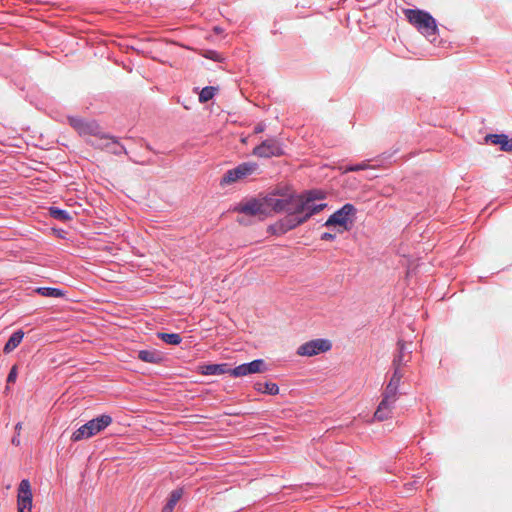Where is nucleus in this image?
<instances>
[{"mask_svg":"<svg viewBox=\"0 0 512 512\" xmlns=\"http://www.w3.org/2000/svg\"><path fill=\"white\" fill-rule=\"evenodd\" d=\"M404 14L408 22L423 35L429 37L436 34V21L428 12L419 9H405Z\"/></svg>","mask_w":512,"mask_h":512,"instance_id":"f257e3e1","label":"nucleus"},{"mask_svg":"<svg viewBox=\"0 0 512 512\" xmlns=\"http://www.w3.org/2000/svg\"><path fill=\"white\" fill-rule=\"evenodd\" d=\"M356 209L352 204H345L341 209L334 212L325 222V226L334 227L337 233L348 231L353 223L351 219Z\"/></svg>","mask_w":512,"mask_h":512,"instance_id":"f03ea898","label":"nucleus"},{"mask_svg":"<svg viewBox=\"0 0 512 512\" xmlns=\"http://www.w3.org/2000/svg\"><path fill=\"white\" fill-rule=\"evenodd\" d=\"M398 398L399 389L386 386L382 393V400L374 413V419L384 421L391 418L392 411Z\"/></svg>","mask_w":512,"mask_h":512,"instance_id":"7ed1b4c3","label":"nucleus"},{"mask_svg":"<svg viewBox=\"0 0 512 512\" xmlns=\"http://www.w3.org/2000/svg\"><path fill=\"white\" fill-rule=\"evenodd\" d=\"M259 166L254 162H245L237 167L228 170L222 177L221 184H232L238 181H242L247 177L257 173Z\"/></svg>","mask_w":512,"mask_h":512,"instance_id":"20e7f679","label":"nucleus"},{"mask_svg":"<svg viewBox=\"0 0 512 512\" xmlns=\"http://www.w3.org/2000/svg\"><path fill=\"white\" fill-rule=\"evenodd\" d=\"M69 124L77 131L81 137H100L105 133L99 124L94 120H86L80 117H68Z\"/></svg>","mask_w":512,"mask_h":512,"instance_id":"39448f33","label":"nucleus"},{"mask_svg":"<svg viewBox=\"0 0 512 512\" xmlns=\"http://www.w3.org/2000/svg\"><path fill=\"white\" fill-rule=\"evenodd\" d=\"M234 211L247 216L258 217L260 219H263L268 215L265 198H252L245 202H241L234 208Z\"/></svg>","mask_w":512,"mask_h":512,"instance_id":"423d86ee","label":"nucleus"},{"mask_svg":"<svg viewBox=\"0 0 512 512\" xmlns=\"http://www.w3.org/2000/svg\"><path fill=\"white\" fill-rule=\"evenodd\" d=\"M267 212H294V206L296 203V196L286 195L281 198L275 197L274 195L265 197Z\"/></svg>","mask_w":512,"mask_h":512,"instance_id":"0eeeda50","label":"nucleus"},{"mask_svg":"<svg viewBox=\"0 0 512 512\" xmlns=\"http://www.w3.org/2000/svg\"><path fill=\"white\" fill-rule=\"evenodd\" d=\"M331 347L332 344L329 340L314 339L300 345L297 349V354L300 356L311 357L320 353L327 352L331 349Z\"/></svg>","mask_w":512,"mask_h":512,"instance_id":"6e6552de","label":"nucleus"},{"mask_svg":"<svg viewBox=\"0 0 512 512\" xmlns=\"http://www.w3.org/2000/svg\"><path fill=\"white\" fill-rule=\"evenodd\" d=\"M253 155L260 158L279 157L284 154L281 144L276 139H267L253 149Z\"/></svg>","mask_w":512,"mask_h":512,"instance_id":"1a4fd4ad","label":"nucleus"},{"mask_svg":"<svg viewBox=\"0 0 512 512\" xmlns=\"http://www.w3.org/2000/svg\"><path fill=\"white\" fill-rule=\"evenodd\" d=\"M325 207V203L315 204V202H311L309 199H305L296 195V203L293 209L294 212L300 214L302 217H305V221H307L311 216L319 213Z\"/></svg>","mask_w":512,"mask_h":512,"instance_id":"9d476101","label":"nucleus"},{"mask_svg":"<svg viewBox=\"0 0 512 512\" xmlns=\"http://www.w3.org/2000/svg\"><path fill=\"white\" fill-rule=\"evenodd\" d=\"M411 360V350L408 345L399 340L397 343V353L392 361L393 367L402 368Z\"/></svg>","mask_w":512,"mask_h":512,"instance_id":"9b49d317","label":"nucleus"},{"mask_svg":"<svg viewBox=\"0 0 512 512\" xmlns=\"http://www.w3.org/2000/svg\"><path fill=\"white\" fill-rule=\"evenodd\" d=\"M112 423V418L109 415H101L97 418H94L88 421L86 424V429L89 431L88 434L92 436L100 433L106 427H108Z\"/></svg>","mask_w":512,"mask_h":512,"instance_id":"f8f14e48","label":"nucleus"},{"mask_svg":"<svg viewBox=\"0 0 512 512\" xmlns=\"http://www.w3.org/2000/svg\"><path fill=\"white\" fill-rule=\"evenodd\" d=\"M305 217H302L296 212L288 211L287 215L280 221L281 229L286 232L296 228L297 226L305 223Z\"/></svg>","mask_w":512,"mask_h":512,"instance_id":"ddd939ff","label":"nucleus"},{"mask_svg":"<svg viewBox=\"0 0 512 512\" xmlns=\"http://www.w3.org/2000/svg\"><path fill=\"white\" fill-rule=\"evenodd\" d=\"M487 143L500 145V149L505 152H512V137L508 138L505 134H488L485 137Z\"/></svg>","mask_w":512,"mask_h":512,"instance_id":"4468645a","label":"nucleus"},{"mask_svg":"<svg viewBox=\"0 0 512 512\" xmlns=\"http://www.w3.org/2000/svg\"><path fill=\"white\" fill-rule=\"evenodd\" d=\"M100 140H105L106 144L105 145L95 144V148L106 149L110 153L116 154V155L125 153V148L113 137L104 134V135H101Z\"/></svg>","mask_w":512,"mask_h":512,"instance_id":"2eb2a0df","label":"nucleus"},{"mask_svg":"<svg viewBox=\"0 0 512 512\" xmlns=\"http://www.w3.org/2000/svg\"><path fill=\"white\" fill-rule=\"evenodd\" d=\"M200 369L203 375H221L230 371L227 363L203 365Z\"/></svg>","mask_w":512,"mask_h":512,"instance_id":"dca6fc26","label":"nucleus"},{"mask_svg":"<svg viewBox=\"0 0 512 512\" xmlns=\"http://www.w3.org/2000/svg\"><path fill=\"white\" fill-rule=\"evenodd\" d=\"M24 337V332L22 330H18L14 332L11 337L8 339L7 343L4 346L3 352L5 354L11 353L18 345L21 343Z\"/></svg>","mask_w":512,"mask_h":512,"instance_id":"f3484780","label":"nucleus"},{"mask_svg":"<svg viewBox=\"0 0 512 512\" xmlns=\"http://www.w3.org/2000/svg\"><path fill=\"white\" fill-rule=\"evenodd\" d=\"M255 390L260 393L268 395H277L279 393V387L273 382H257L254 385Z\"/></svg>","mask_w":512,"mask_h":512,"instance_id":"a211bd4d","label":"nucleus"},{"mask_svg":"<svg viewBox=\"0 0 512 512\" xmlns=\"http://www.w3.org/2000/svg\"><path fill=\"white\" fill-rule=\"evenodd\" d=\"M138 358L147 363H158L162 359L160 353L151 350L139 351Z\"/></svg>","mask_w":512,"mask_h":512,"instance_id":"6ab92c4d","label":"nucleus"},{"mask_svg":"<svg viewBox=\"0 0 512 512\" xmlns=\"http://www.w3.org/2000/svg\"><path fill=\"white\" fill-rule=\"evenodd\" d=\"M17 499L32 500V491L29 480L23 479L18 487Z\"/></svg>","mask_w":512,"mask_h":512,"instance_id":"aec40b11","label":"nucleus"},{"mask_svg":"<svg viewBox=\"0 0 512 512\" xmlns=\"http://www.w3.org/2000/svg\"><path fill=\"white\" fill-rule=\"evenodd\" d=\"M182 496V490H173L170 494L167 504L163 507L162 512H173L175 505Z\"/></svg>","mask_w":512,"mask_h":512,"instance_id":"412c9836","label":"nucleus"},{"mask_svg":"<svg viewBox=\"0 0 512 512\" xmlns=\"http://www.w3.org/2000/svg\"><path fill=\"white\" fill-rule=\"evenodd\" d=\"M35 291L44 297L59 298L65 295V293L62 290L52 287H39Z\"/></svg>","mask_w":512,"mask_h":512,"instance_id":"4be33fe9","label":"nucleus"},{"mask_svg":"<svg viewBox=\"0 0 512 512\" xmlns=\"http://www.w3.org/2000/svg\"><path fill=\"white\" fill-rule=\"evenodd\" d=\"M158 337L167 344L178 345L181 343V336L177 333H158Z\"/></svg>","mask_w":512,"mask_h":512,"instance_id":"5701e85b","label":"nucleus"},{"mask_svg":"<svg viewBox=\"0 0 512 512\" xmlns=\"http://www.w3.org/2000/svg\"><path fill=\"white\" fill-rule=\"evenodd\" d=\"M393 368H394V372L386 386L399 389V386H400V383H401V380H402L404 374H403L401 368H397V367H393Z\"/></svg>","mask_w":512,"mask_h":512,"instance_id":"b1692460","label":"nucleus"},{"mask_svg":"<svg viewBox=\"0 0 512 512\" xmlns=\"http://www.w3.org/2000/svg\"><path fill=\"white\" fill-rule=\"evenodd\" d=\"M49 213L53 218H55L57 220H61L63 222H67L72 219L71 215L67 211L61 210L56 207H51L49 209Z\"/></svg>","mask_w":512,"mask_h":512,"instance_id":"393cba45","label":"nucleus"},{"mask_svg":"<svg viewBox=\"0 0 512 512\" xmlns=\"http://www.w3.org/2000/svg\"><path fill=\"white\" fill-rule=\"evenodd\" d=\"M215 92H216L215 87H212V86L204 87L199 93V101L201 103L208 102L209 100H211L214 97Z\"/></svg>","mask_w":512,"mask_h":512,"instance_id":"a878e982","label":"nucleus"},{"mask_svg":"<svg viewBox=\"0 0 512 512\" xmlns=\"http://www.w3.org/2000/svg\"><path fill=\"white\" fill-rule=\"evenodd\" d=\"M86 427V424L82 425L81 427H79L71 436V440L73 442H78V441H81L83 439H88V438H91V435L88 434V430L85 428Z\"/></svg>","mask_w":512,"mask_h":512,"instance_id":"bb28decb","label":"nucleus"},{"mask_svg":"<svg viewBox=\"0 0 512 512\" xmlns=\"http://www.w3.org/2000/svg\"><path fill=\"white\" fill-rule=\"evenodd\" d=\"M229 374L234 377H243L246 375H250V369L247 363L241 364L233 369L230 368Z\"/></svg>","mask_w":512,"mask_h":512,"instance_id":"cd10ccee","label":"nucleus"},{"mask_svg":"<svg viewBox=\"0 0 512 512\" xmlns=\"http://www.w3.org/2000/svg\"><path fill=\"white\" fill-rule=\"evenodd\" d=\"M247 364L249 366L251 374L261 373V372H264L266 370L265 362L262 359H256V360H253L252 362L247 363Z\"/></svg>","mask_w":512,"mask_h":512,"instance_id":"c85d7f7f","label":"nucleus"},{"mask_svg":"<svg viewBox=\"0 0 512 512\" xmlns=\"http://www.w3.org/2000/svg\"><path fill=\"white\" fill-rule=\"evenodd\" d=\"M305 199H309L311 202H315L316 200H322L325 198V193L321 190H310L304 194L300 195Z\"/></svg>","mask_w":512,"mask_h":512,"instance_id":"c756f323","label":"nucleus"},{"mask_svg":"<svg viewBox=\"0 0 512 512\" xmlns=\"http://www.w3.org/2000/svg\"><path fill=\"white\" fill-rule=\"evenodd\" d=\"M18 512H31L32 500L17 499Z\"/></svg>","mask_w":512,"mask_h":512,"instance_id":"7c9ffc66","label":"nucleus"},{"mask_svg":"<svg viewBox=\"0 0 512 512\" xmlns=\"http://www.w3.org/2000/svg\"><path fill=\"white\" fill-rule=\"evenodd\" d=\"M368 167V165L366 163H360V164H357V165H351V166H347L345 168V172H354V171H360V170H364Z\"/></svg>","mask_w":512,"mask_h":512,"instance_id":"2f4dec72","label":"nucleus"},{"mask_svg":"<svg viewBox=\"0 0 512 512\" xmlns=\"http://www.w3.org/2000/svg\"><path fill=\"white\" fill-rule=\"evenodd\" d=\"M16 378H17V366L14 365L9 374H8V377H7V382L8 383H14L16 381Z\"/></svg>","mask_w":512,"mask_h":512,"instance_id":"473e14b6","label":"nucleus"},{"mask_svg":"<svg viewBox=\"0 0 512 512\" xmlns=\"http://www.w3.org/2000/svg\"><path fill=\"white\" fill-rule=\"evenodd\" d=\"M322 240L331 241L335 239V234L325 232L321 236Z\"/></svg>","mask_w":512,"mask_h":512,"instance_id":"72a5a7b5","label":"nucleus"},{"mask_svg":"<svg viewBox=\"0 0 512 512\" xmlns=\"http://www.w3.org/2000/svg\"><path fill=\"white\" fill-rule=\"evenodd\" d=\"M264 129H265V124H263V123H259V124H257V125L255 126V128H254V133H255V134L262 133V132L264 131Z\"/></svg>","mask_w":512,"mask_h":512,"instance_id":"f704fd0d","label":"nucleus"},{"mask_svg":"<svg viewBox=\"0 0 512 512\" xmlns=\"http://www.w3.org/2000/svg\"><path fill=\"white\" fill-rule=\"evenodd\" d=\"M96 140L95 141H89V143L95 147V144H101V145H105L106 144V141L105 140H100V137H95Z\"/></svg>","mask_w":512,"mask_h":512,"instance_id":"c9c22d12","label":"nucleus"},{"mask_svg":"<svg viewBox=\"0 0 512 512\" xmlns=\"http://www.w3.org/2000/svg\"><path fill=\"white\" fill-rule=\"evenodd\" d=\"M217 53L215 51H208V53L205 55V57L216 60L217 59Z\"/></svg>","mask_w":512,"mask_h":512,"instance_id":"e433bc0d","label":"nucleus"},{"mask_svg":"<svg viewBox=\"0 0 512 512\" xmlns=\"http://www.w3.org/2000/svg\"><path fill=\"white\" fill-rule=\"evenodd\" d=\"M21 428H22V423H20V422L17 423L15 426V429H16L18 435L20 434Z\"/></svg>","mask_w":512,"mask_h":512,"instance_id":"4c0bfd02","label":"nucleus"},{"mask_svg":"<svg viewBox=\"0 0 512 512\" xmlns=\"http://www.w3.org/2000/svg\"><path fill=\"white\" fill-rule=\"evenodd\" d=\"M12 444H14V445H16V446H18V445L20 444V440L18 439V437H14V438L12 439Z\"/></svg>","mask_w":512,"mask_h":512,"instance_id":"58836bf2","label":"nucleus"},{"mask_svg":"<svg viewBox=\"0 0 512 512\" xmlns=\"http://www.w3.org/2000/svg\"><path fill=\"white\" fill-rule=\"evenodd\" d=\"M238 222L243 224L244 223V219L243 218H238Z\"/></svg>","mask_w":512,"mask_h":512,"instance_id":"ea45409f","label":"nucleus"}]
</instances>
